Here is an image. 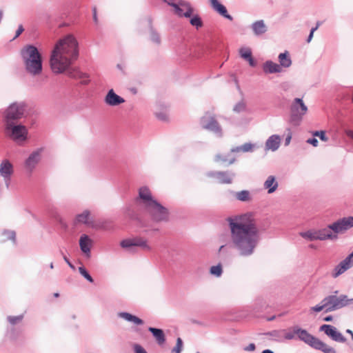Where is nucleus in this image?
<instances>
[{"label": "nucleus", "mask_w": 353, "mask_h": 353, "mask_svg": "<svg viewBox=\"0 0 353 353\" xmlns=\"http://www.w3.org/2000/svg\"><path fill=\"white\" fill-rule=\"evenodd\" d=\"M42 148L37 149L32 152L25 162L26 168L30 172L35 168L36 165L41 160V153Z\"/></svg>", "instance_id": "nucleus-18"}, {"label": "nucleus", "mask_w": 353, "mask_h": 353, "mask_svg": "<svg viewBox=\"0 0 353 353\" xmlns=\"http://www.w3.org/2000/svg\"><path fill=\"white\" fill-rule=\"evenodd\" d=\"M200 123L203 128L212 132L218 137H222V128L214 117L205 114L201 117Z\"/></svg>", "instance_id": "nucleus-12"}, {"label": "nucleus", "mask_w": 353, "mask_h": 353, "mask_svg": "<svg viewBox=\"0 0 353 353\" xmlns=\"http://www.w3.org/2000/svg\"><path fill=\"white\" fill-rule=\"evenodd\" d=\"M23 319V314L18 315V316H8L7 317L8 321L12 325H14L21 322Z\"/></svg>", "instance_id": "nucleus-39"}, {"label": "nucleus", "mask_w": 353, "mask_h": 353, "mask_svg": "<svg viewBox=\"0 0 353 353\" xmlns=\"http://www.w3.org/2000/svg\"><path fill=\"white\" fill-rule=\"evenodd\" d=\"M251 29L255 36L260 37L267 32L268 27L263 20H258L252 23Z\"/></svg>", "instance_id": "nucleus-24"}, {"label": "nucleus", "mask_w": 353, "mask_h": 353, "mask_svg": "<svg viewBox=\"0 0 353 353\" xmlns=\"http://www.w3.org/2000/svg\"><path fill=\"white\" fill-rule=\"evenodd\" d=\"M24 31V28L23 27L22 25H19L17 31H16V34H15V36L13 38V39H15L16 38H17L18 37H19V35Z\"/></svg>", "instance_id": "nucleus-52"}, {"label": "nucleus", "mask_w": 353, "mask_h": 353, "mask_svg": "<svg viewBox=\"0 0 353 353\" xmlns=\"http://www.w3.org/2000/svg\"><path fill=\"white\" fill-rule=\"evenodd\" d=\"M279 183L276 179V177L273 175L268 176L263 183V188L268 190V194L274 192L278 188Z\"/></svg>", "instance_id": "nucleus-27"}, {"label": "nucleus", "mask_w": 353, "mask_h": 353, "mask_svg": "<svg viewBox=\"0 0 353 353\" xmlns=\"http://www.w3.org/2000/svg\"><path fill=\"white\" fill-rule=\"evenodd\" d=\"M148 331L152 333L158 345H162L165 343L166 339L163 330L160 328L149 327Z\"/></svg>", "instance_id": "nucleus-26"}, {"label": "nucleus", "mask_w": 353, "mask_h": 353, "mask_svg": "<svg viewBox=\"0 0 353 353\" xmlns=\"http://www.w3.org/2000/svg\"><path fill=\"white\" fill-rule=\"evenodd\" d=\"M90 215V211L85 210L82 213L79 214L76 216L75 222L79 223L88 224Z\"/></svg>", "instance_id": "nucleus-35"}, {"label": "nucleus", "mask_w": 353, "mask_h": 353, "mask_svg": "<svg viewBox=\"0 0 353 353\" xmlns=\"http://www.w3.org/2000/svg\"><path fill=\"white\" fill-rule=\"evenodd\" d=\"M190 18V23L197 30L203 27V21L199 14H194L192 17L191 16Z\"/></svg>", "instance_id": "nucleus-37"}, {"label": "nucleus", "mask_w": 353, "mask_h": 353, "mask_svg": "<svg viewBox=\"0 0 353 353\" xmlns=\"http://www.w3.org/2000/svg\"><path fill=\"white\" fill-rule=\"evenodd\" d=\"M307 107L300 98H295L290 105V122L299 125L303 117L307 113Z\"/></svg>", "instance_id": "nucleus-7"}, {"label": "nucleus", "mask_w": 353, "mask_h": 353, "mask_svg": "<svg viewBox=\"0 0 353 353\" xmlns=\"http://www.w3.org/2000/svg\"><path fill=\"white\" fill-rule=\"evenodd\" d=\"M263 70L265 74H274L281 72L282 68L278 63L268 60L263 64Z\"/></svg>", "instance_id": "nucleus-25"}, {"label": "nucleus", "mask_w": 353, "mask_h": 353, "mask_svg": "<svg viewBox=\"0 0 353 353\" xmlns=\"http://www.w3.org/2000/svg\"><path fill=\"white\" fill-rule=\"evenodd\" d=\"M104 101L110 106H117L124 103L125 100L123 98L117 94L113 89H110L105 97Z\"/></svg>", "instance_id": "nucleus-21"}, {"label": "nucleus", "mask_w": 353, "mask_h": 353, "mask_svg": "<svg viewBox=\"0 0 353 353\" xmlns=\"http://www.w3.org/2000/svg\"><path fill=\"white\" fill-rule=\"evenodd\" d=\"M79 273L90 283H93L94 280L86 269L83 266L79 268Z\"/></svg>", "instance_id": "nucleus-42"}, {"label": "nucleus", "mask_w": 353, "mask_h": 353, "mask_svg": "<svg viewBox=\"0 0 353 353\" xmlns=\"http://www.w3.org/2000/svg\"><path fill=\"white\" fill-rule=\"evenodd\" d=\"M241 146L243 152H252L256 148H257L256 144L252 143H245L241 145Z\"/></svg>", "instance_id": "nucleus-43"}, {"label": "nucleus", "mask_w": 353, "mask_h": 353, "mask_svg": "<svg viewBox=\"0 0 353 353\" xmlns=\"http://www.w3.org/2000/svg\"><path fill=\"white\" fill-rule=\"evenodd\" d=\"M296 338L304 342L311 347L321 350L323 353H336L334 348L329 346L319 339L310 334L306 330L302 329L299 326L296 328Z\"/></svg>", "instance_id": "nucleus-4"}, {"label": "nucleus", "mask_w": 353, "mask_h": 353, "mask_svg": "<svg viewBox=\"0 0 353 353\" xmlns=\"http://www.w3.org/2000/svg\"><path fill=\"white\" fill-rule=\"evenodd\" d=\"M120 245L123 248H130L132 247H140L145 251H150L151 246L148 243L146 239L141 237H136L134 239H127L121 241Z\"/></svg>", "instance_id": "nucleus-13"}, {"label": "nucleus", "mask_w": 353, "mask_h": 353, "mask_svg": "<svg viewBox=\"0 0 353 353\" xmlns=\"http://www.w3.org/2000/svg\"><path fill=\"white\" fill-rule=\"evenodd\" d=\"M26 72L32 76L40 75L43 71V58L38 48L34 45L25 46L20 52Z\"/></svg>", "instance_id": "nucleus-3"}, {"label": "nucleus", "mask_w": 353, "mask_h": 353, "mask_svg": "<svg viewBox=\"0 0 353 353\" xmlns=\"http://www.w3.org/2000/svg\"><path fill=\"white\" fill-rule=\"evenodd\" d=\"M145 210L150 214L152 219L156 222L166 221L168 220V212L167 208L161 205L157 201Z\"/></svg>", "instance_id": "nucleus-10"}, {"label": "nucleus", "mask_w": 353, "mask_h": 353, "mask_svg": "<svg viewBox=\"0 0 353 353\" xmlns=\"http://www.w3.org/2000/svg\"><path fill=\"white\" fill-rule=\"evenodd\" d=\"M316 30V28H312L311 30H310V34L308 35V37L307 39V43H310L313 37V35H314V32Z\"/></svg>", "instance_id": "nucleus-53"}, {"label": "nucleus", "mask_w": 353, "mask_h": 353, "mask_svg": "<svg viewBox=\"0 0 353 353\" xmlns=\"http://www.w3.org/2000/svg\"><path fill=\"white\" fill-rule=\"evenodd\" d=\"M5 132L8 137L15 141L26 140L28 130L24 125L18 123L4 124Z\"/></svg>", "instance_id": "nucleus-6"}, {"label": "nucleus", "mask_w": 353, "mask_h": 353, "mask_svg": "<svg viewBox=\"0 0 353 353\" xmlns=\"http://www.w3.org/2000/svg\"><path fill=\"white\" fill-rule=\"evenodd\" d=\"M63 260L65 261V263L68 265V266L71 269L75 270L74 265L70 261V260L68 259V258L65 255H63Z\"/></svg>", "instance_id": "nucleus-55"}, {"label": "nucleus", "mask_w": 353, "mask_h": 353, "mask_svg": "<svg viewBox=\"0 0 353 353\" xmlns=\"http://www.w3.org/2000/svg\"><path fill=\"white\" fill-rule=\"evenodd\" d=\"M174 8V13L180 17L189 18L192 15L194 8L190 3L183 0H163Z\"/></svg>", "instance_id": "nucleus-8"}, {"label": "nucleus", "mask_w": 353, "mask_h": 353, "mask_svg": "<svg viewBox=\"0 0 353 353\" xmlns=\"http://www.w3.org/2000/svg\"><path fill=\"white\" fill-rule=\"evenodd\" d=\"M246 109V105L244 101H241L237 103L234 106L233 110L235 112L239 113L244 112Z\"/></svg>", "instance_id": "nucleus-45"}, {"label": "nucleus", "mask_w": 353, "mask_h": 353, "mask_svg": "<svg viewBox=\"0 0 353 353\" xmlns=\"http://www.w3.org/2000/svg\"><path fill=\"white\" fill-rule=\"evenodd\" d=\"M316 236L319 241H335L338 239V236L334 234L332 229L330 228V224L325 228L316 230Z\"/></svg>", "instance_id": "nucleus-20"}, {"label": "nucleus", "mask_w": 353, "mask_h": 353, "mask_svg": "<svg viewBox=\"0 0 353 353\" xmlns=\"http://www.w3.org/2000/svg\"><path fill=\"white\" fill-rule=\"evenodd\" d=\"M307 143L312 145L314 147H317L319 144L318 140L314 137L308 139Z\"/></svg>", "instance_id": "nucleus-51"}, {"label": "nucleus", "mask_w": 353, "mask_h": 353, "mask_svg": "<svg viewBox=\"0 0 353 353\" xmlns=\"http://www.w3.org/2000/svg\"><path fill=\"white\" fill-rule=\"evenodd\" d=\"M209 2L212 8L218 14L230 21L233 20V17L228 14L226 8L218 0H209Z\"/></svg>", "instance_id": "nucleus-22"}, {"label": "nucleus", "mask_w": 353, "mask_h": 353, "mask_svg": "<svg viewBox=\"0 0 353 353\" xmlns=\"http://www.w3.org/2000/svg\"><path fill=\"white\" fill-rule=\"evenodd\" d=\"M79 57V43L72 34H68L60 39L51 52L50 65L55 74L68 71V75L73 78H83L86 74L81 72L69 71L70 66Z\"/></svg>", "instance_id": "nucleus-2"}, {"label": "nucleus", "mask_w": 353, "mask_h": 353, "mask_svg": "<svg viewBox=\"0 0 353 353\" xmlns=\"http://www.w3.org/2000/svg\"><path fill=\"white\" fill-rule=\"evenodd\" d=\"M340 265L343 266L344 270L346 271L349 268L352 267V263L350 261V257H346L344 260L340 262Z\"/></svg>", "instance_id": "nucleus-49"}, {"label": "nucleus", "mask_w": 353, "mask_h": 353, "mask_svg": "<svg viewBox=\"0 0 353 353\" xmlns=\"http://www.w3.org/2000/svg\"><path fill=\"white\" fill-rule=\"evenodd\" d=\"M255 348H256V346H255L254 343H250L249 345L243 348V350L245 351L250 352V351H254L255 350Z\"/></svg>", "instance_id": "nucleus-54"}, {"label": "nucleus", "mask_w": 353, "mask_h": 353, "mask_svg": "<svg viewBox=\"0 0 353 353\" xmlns=\"http://www.w3.org/2000/svg\"><path fill=\"white\" fill-rule=\"evenodd\" d=\"M279 65L281 68H289L292 65V60L288 51H285L279 54Z\"/></svg>", "instance_id": "nucleus-31"}, {"label": "nucleus", "mask_w": 353, "mask_h": 353, "mask_svg": "<svg viewBox=\"0 0 353 353\" xmlns=\"http://www.w3.org/2000/svg\"><path fill=\"white\" fill-rule=\"evenodd\" d=\"M150 26V40L155 45L159 46L161 43V39L159 33L152 26V20L150 18L148 19Z\"/></svg>", "instance_id": "nucleus-30"}, {"label": "nucleus", "mask_w": 353, "mask_h": 353, "mask_svg": "<svg viewBox=\"0 0 353 353\" xmlns=\"http://www.w3.org/2000/svg\"><path fill=\"white\" fill-rule=\"evenodd\" d=\"M319 330L324 332L327 336L334 341L339 343H345L346 341L345 337H344L343 334L333 325L328 324L322 325L320 327Z\"/></svg>", "instance_id": "nucleus-16"}, {"label": "nucleus", "mask_w": 353, "mask_h": 353, "mask_svg": "<svg viewBox=\"0 0 353 353\" xmlns=\"http://www.w3.org/2000/svg\"><path fill=\"white\" fill-rule=\"evenodd\" d=\"M2 235L5 236L3 241L11 240L14 243L16 242V233L12 230H4Z\"/></svg>", "instance_id": "nucleus-38"}, {"label": "nucleus", "mask_w": 353, "mask_h": 353, "mask_svg": "<svg viewBox=\"0 0 353 353\" xmlns=\"http://www.w3.org/2000/svg\"><path fill=\"white\" fill-rule=\"evenodd\" d=\"M314 137H319V139L323 141H327L328 137L325 135V132L323 130L314 131L312 132Z\"/></svg>", "instance_id": "nucleus-47"}, {"label": "nucleus", "mask_w": 353, "mask_h": 353, "mask_svg": "<svg viewBox=\"0 0 353 353\" xmlns=\"http://www.w3.org/2000/svg\"><path fill=\"white\" fill-rule=\"evenodd\" d=\"M291 139H292V137L291 135H288L286 138H285V145H288L290 144V141H291Z\"/></svg>", "instance_id": "nucleus-60"}, {"label": "nucleus", "mask_w": 353, "mask_h": 353, "mask_svg": "<svg viewBox=\"0 0 353 353\" xmlns=\"http://www.w3.org/2000/svg\"><path fill=\"white\" fill-rule=\"evenodd\" d=\"M214 160L216 163H221L223 164L229 165L233 164L235 162L236 159L234 157H231V155L230 154H217L214 157Z\"/></svg>", "instance_id": "nucleus-29"}, {"label": "nucleus", "mask_w": 353, "mask_h": 353, "mask_svg": "<svg viewBox=\"0 0 353 353\" xmlns=\"http://www.w3.org/2000/svg\"><path fill=\"white\" fill-rule=\"evenodd\" d=\"M222 266L221 264H218L216 265L212 266L210 270V272L211 274L214 275L217 277L220 276L222 274Z\"/></svg>", "instance_id": "nucleus-41"}, {"label": "nucleus", "mask_w": 353, "mask_h": 353, "mask_svg": "<svg viewBox=\"0 0 353 353\" xmlns=\"http://www.w3.org/2000/svg\"><path fill=\"white\" fill-rule=\"evenodd\" d=\"M136 201L139 205H143L146 209L154 203L156 200L153 199L149 188L146 186H143L139 190V197Z\"/></svg>", "instance_id": "nucleus-14"}, {"label": "nucleus", "mask_w": 353, "mask_h": 353, "mask_svg": "<svg viewBox=\"0 0 353 353\" xmlns=\"http://www.w3.org/2000/svg\"><path fill=\"white\" fill-rule=\"evenodd\" d=\"M345 272V270H344L343 266H342L339 263L338 265H336L335 267V268L334 270V272L332 273V276L334 278H336V277H338L339 275H341V274H343Z\"/></svg>", "instance_id": "nucleus-46"}, {"label": "nucleus", "mask_w": 353, "mask_h": 353, "mask_svg": "<svg viewBox=\"0 0 353 353\" xmlns=\"http://www.w3.org/2000/svg\"><path fill=\"white\" fill-rule=\"evenodd\" d=\"M235 198L241 201H249L251 199L250 194L248 190H241L234 193Z\"/></svg>", "instance_id": "nucleus-36"}, {"label": "nucleus", "mask_w": 353, "mask_h": 353, "mask_svg": "<svg viewBox=\"0 0 353 353\" xmlns=\"http://www.w3.org/2000/svg\"><path fill=\"white\" fill-rule=\"evenodd\" d=\"M281 137L278 134L271 135L265 141V150L274 152L279 149L281 145Z\"/></svg>", "instance_id": "nucleus-23"}, {"label": "nucleus", "mask_w": 353, "mask_h": 353, "mask_svg": "<svg viewBox=\"0 0 353 353\" xmlns=\"http://www.w3.org/2000/svg\"><path fill=\"white\" fill-rule=\"evenodd\" d=\"M323 310H325V312H326L327 305L325 302H323V300L321 301V304L316 305L311 308V310L316 312H321Z\"/></svg>", "instance_id": "nucleus-48"}, {"label": "nucleus", "mask_w": 353, "mask_h": 353, "mask_svg": "<svg viewBox=\"0 0 353 353\" xmlns=\"http://www.w3.org/2000/svg\"><path fill=\"white\" fill-rule=\"evenodd\" d=\"M206 175L208 177L216 179L219 183L230 184L235 174L230 171H211L208 172Z\"/></svg>", "instance_id": "nucleus-15"}, {"label": "nucleus", "mask_w": 353, "mask_h": 353, "mask_svg": "<svg viewBox=\"0 0 353 353\" xmlns=\"http://www.w3.org/2000/svg\"><path fill=\"white\" fill-rule=\"evenodd\" d=\"M26 103L24 102L12 103L3 113L4 124L17 123L23 117L26 112Z\"/></svg>", "instance_id": "nucleus-5"}, {"label": "nucleus", "mask_w": 353, "mask_h": 353, "mask_svg": "<svg viewBox=\"0 0 353 353\" xmlns=\"http://www.w3.org/2000/svg\"><path fill=\"white\" fill-rule=\"evenodd\" d=\"M245 216H229L226 219L230 230V245L243 257L252 255L261 237L259 228L253 221H244Z\"/></svg>", "instance_id": "nucleus-1"}, {"label": "nucleus", "mask_w": 353, "mask_h": 353, "mask_svg": "<svg viewBox=\"0 0 353 353\" xmlns=\"http://www.w3.org/2000/svg\"><path fill=\"white\" fill-rule=\"evenodd\" d=\"M296 328H298V325L293 326L289 329H283V341L285 340H292L296 338Z\"/></svg>", "instance_id": "nucleus-34"}, {"label": "nucleus", "mask_w": 353, "mask_h": 353, "mask_svg": "<svg viewBox=\"0 0 353 353\" xmlns=\"http://www.w3.org/2000/svg\"><path fill=\"white\" fill-rule=\"evenodd\" d=\"M333 319V317L332 316L330 315V316H325L324 319H323V321H326V322H330V321H332Z\"/></svg>", "instance_id": "nucleus-61"}, {"label": "nucleus", "mask_w": 353, "mask_h": 353, "mask_svg": "<svg viewBox=\"0 0 353 353\" xmlns=\"http://www.w3.org/2000/svg\"><path fill=\"white\" fill-rule=\"evenodd\" d=\"M346 134L348 137L353 139V130H347Z\"/></svg>", "instance_id": "nucleus-62"}, {"label": "nucleus", "mask_w": 353, "mask_h": 353, "mask_svg": "<svg viewBox=\"0 0 353 353\" xmlns=\"http://www.w3.org/2000/svg\"><path fill=\"white\" fill-rule=\"evenodd\" d=\"M134 353H147L145 350L140 345L135 344L134 345Z\"/></svg>", "instance_id": "nucleus-50"}, {"label": "nucleus", "mask_w": 353, "mask_h": 353, "mask_svg": "<svg viewBox=\"0 0 353 353\" xmlns=\"http://www.w3.org/2000/svg\"><path fill=\"white\" fill-rule=\"evenodd\" d=\"M283 330H275L265 334L270 336L275 341L281 343L283 342Z\"/></svg>", "instance_id": "nucleus-32"}, {"label": "nucleus", "mask_w": 353, "mask_h": 353, "mask_svg": "<svg viewBox=\"0 0 353 353\" xmlns=\"http://www.w3.org/2000/svg\"><path fill=\"white\" fill-rule=\"evenodd\" d=\"M346 332L350 334L351 338L353 340V332L351 330L347 329Z\"/></svg>", "instance_id": "nucleus-63"}, {"label": "nucleus", "mask_w": 353, "mask_h": 353, "mask_svg": "<svg viewBox=\"0 0 353 353\" xmlns=\"http://www.w3.org/2000/svg\"><path fill=\"white\" fill-rule=\"evenodd\" d=\"M347 296L341 294L337 296L336 294H332L325 296L323 299L327 305L326 313L333 312L341 309L347 305Z\"/></svg>", "instance_id": "nucleus-9"}, {"label": "nucleus", "mask_w": 353, "mask_h": 353, "mask_svg": "<svg viewBox=\"0 0 353 353\" xmlns=\"http://www.w3.org/2000/svg\"><path fill=\"white\" fill-rule=\"evenodd\" d=\"M230 152L232 153L240 152H243L242 146L239 145V146L234 147V148H231Z\"/></svg>", "instance_id": "nucleus-56"}, {"label": "nucleus", "mask_w": 353, "mask_h": 353, "mask_svg": "<svg viewBox=\"0 0 353 353\" xmlns=\"http://www.w3.org/2000/svg\"><path fill=\"white\" fill-rule=\"evenodd\" d=\"M246 61H248L250 66L254 67L256 65V62L252 56L250 58L247 59Z\"/></svg>", "instance_id": "nucleus-58"}, {"label": "nucleus", "mask_w": 353, "mask_h": 353, "mask_svg": "<svg viewBox=\"0 0 353 353\" xmlns=\"http://www.w3.org/2000/svg\"><path fill=\"white\" fill-rule=\"evenodd\" d=\"M92 245V241L87 234H82L79 239V246L81 252L88 258L90 257V251Z\"/></svg>", "instance_id": "nucleus-19"}, {"label": "nucleus", "mask_w": 353, "mask_h": 353, "mask_svg": "<svg viewBox=\"0 0 353 353\" xmlns=\"http://www.w3.org/2000/svg\"><path fill=\"white\" fill-rule=\"evenodd\" d=\"M352 228H353V217L352 216L339 219L330 224V228L337 236L339 234H344Z\"/></svg>", "instance_id": "nucleus-11"}, {"label": "nucleus", "mask_w": 353, "mask_h": 353, "mask_svg": "<svg viewBox=\"0 0 353 353\" xmlns=\"http://www.w3.org/2000/svg\"><path fill=\"white\" fill-rule=\"evenodd\" d=\"M261 353H274V352L272 351L271 350L267 349V350H264L263 351H262Z\"/></svg>", "instance_id": "nucleus-64"}, {"label": "nucleus", "mask_w": 353, "mask_h": 353, "mask_svg": "<svg viewBox=\"0 0 353 353\" xmlns=\"http://www.w3.org/2000/svg\"><path fill=\"white\" fill-rule=\"evenodd\" d=\"M14 172L13 165L8 159H3L0 164V176L3 178L5 184L8 188L11 176Z\"/></svg>", "instance_id": "nucleus-17"}, {"label": "nucleus", "mask_w": 353, "mask_h": 353, "mask_svg": "<svg viewBox=\"0 0 353 353\" xmlns=\"http://www.w3.org/2000/svg\"><path fill=\"white\" fill-rule=\"evenodd\" d=\"M117 315L119 318H121L125 320L126 321L132 322L137 325H143L144 323L143 321L141 319L126 312H119Z\"/></svg>", "instance_id": "nucleus-28"}, {"label": "nucleus", "mask_w": 353, "mask_h": 353, "mask_svg": "<svg viewBox=\"0 0 353 353\" xmlns=\"http://www.w3.org/2000/svg\"><path fill=\"white\" fill-rule=\"evenodd\" d=\"M299 235L305 240L313 241H317L316 230H308L307 231L301 232Z\"/></svg>", "instance_id": "nucleus-33"}, {"label": "nucleus", "mask_w": 353, "mask_h": 353, "mask_svg": "<svg viewBox=\"0 0 353 353\" xmlns=\"http://www.w3.org/2000/svg\"><path fill=\"white\" fill-rule=\"evenodd\" d=\"M183 349V341L179 337L176 339V343L175 347L172 350V353H181Z\"/></svg>", "instance_id": "nucleus-44"}, {"label": "nucleus", "mask_w": 353, "mask_h": 353, "mask_svg": "<svg viewBox=\"0 0 353 353\" xmlns=\"http://www.w3.org/2000/svg\"><path fill=\"white\" fill-rule=\"evenodd\" d=\"M93 12V19L97 23V8L94 7L92 9Z\"/></svg>", "instance_id": "nucleus-59"}, {"label": "nucleus", "mask_w": 353, "mask_h": 353, "mask_svg": "<svg viewBox=\"0 0 353 353\" xmlns=\"http://www.w3.org/2000/svg\"><path fill=\"white\" fill-rule=\"evenodd\" d=\"M156 116L161 121H165L167 119V116L163 113H157Z\"/></svg>", "instance_id": "nucleus-57"}, {"label": "nucleus", "mask_w": 353, "mask_h": 353, "mask_svg": "<svg viewBox=\"0 0 353 353\" xmlns=\"http://www.w3.org/2000/svg\"><path fill=\"white\" fill-rule=\"evenodd\" d=\"M239 54L241 58L246 60L252 56V50L249 48H241L239 50Z\"/></svg>", "instance_id": "nucleus-40"}]
</instances>
